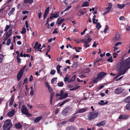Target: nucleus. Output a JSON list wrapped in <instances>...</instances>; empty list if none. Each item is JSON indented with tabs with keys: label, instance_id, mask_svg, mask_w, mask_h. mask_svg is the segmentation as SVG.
I'll return each mask as SVG.
<instances>
[{
	"label": "nucleus",
	"instance_id": "55",
	"mask_svg": "<svg viewBox=\"0 0 130 130\" xmlns=\"http://www.w3.org/2000/svg\"><path fill=\"white\" fill-rule=\"evenodd\" d=\"M28 79L27 78H25V79L24 80V82L23 84V85H24L25 83L26 84L27 83Z\"/></svg>",
	"mask_w": 130,
	"mask_h": 130
},
{
	"label": "nucleus",
	"instance_id": "60",
	"mask_svg": "<svg viewBox=\"0 0 130 130\" xmlns=\"http://www.w3.org/2000/svg\"><path fill=\"white\" fill-rule=\"evenodd\" d=\"M68 78L67 76L65 77L64 78V81L65 82H67L68 81Z\"/></svg>",
	"mask_w": 130,
	"mask_h": 130
},
{
	"label": "nucleus",
	"instance_id": "40",
	"mask_svg": "<svg viewBox=\"0 0 130 130\" xmlns=\"http://www.w3.org/2000/svg\"><path fill=\"white\" fill-rule=\"evenodd\" d=\"M11 39L10 38H9L7 40L6 44L7 45H9L11 42Z\"/></svg>",
	"mask_w": 130,
	"mask_h": 130
},
{
	"label": "nucleus",
	"instance_id": "24",
	"mask_svg": "<svg viewBox=\"0 0 130 130\" xmlns=\"http://www.w3.org/2000/svg\"><path fill=\"white\" fill-rule=\"evenodd\" d=\"M23 2L24 4L28 3L29 4H31L33 2V0H24Z\"/></svg>",
	"mask_w": 130,
	"mask_h": 130
},
{
	"label": "nucleus",
	"instance_id": "53",
	"mask_svg": "<svg viewBox=\"0 0 130 130\" xmlns=\"http://www.w3.org/2000/svg\"><path fill=\"white\" fill-rule=\"evenodd\" d=\"M55 72L56 71L55 70H53L51 71L50 73L51 74L54 75V74H55Z\"/></svg>",
	"mask_w": 130,
	"mask_h": 130
},
{
	"label": "nucleus",
	"instance_id": "8",
	"mask_svg": "<svg viewBox=\"0 0 130 130\" xmlns=\"http://www.w3.org/2000/svg\"><path fill=\"white\" fill-rule=\"evenodd\" d=\"M72 110L71 107H67L63 110L62 111V114L63 115L66 116L68 112L71 111Z\"/></svg>",
	"mask_w": 130,
	"mask_h": 130
},
{
	"label": "nucleus",
	"instance_id": "28",
	"mask_svg": "<svg viewBox=\"0 0 130 130\" xmlns=\"http://www.w3.org/2000/svg\"><path fill=\"white\" fill-rule=\"evenodd\" d=\"M76 78V75H74L71 78V79L69 81V83H71L73 82L75 80Z\"/></svg>",
	"mask_w": 130,
	"mask_h": 130
},
{
	"label": "nucleus",
	"instance_id": "57",
	"mask_svg": "<svg viewBox=\"0 0 130 130\" xmlns=\"http://www.w3.org/2000/svg\"><path fill=\"white\" fill-rule=\"evenodd\" d=\"M33 77L32 76V75H30V77L29 79V80H29V82H31V81L33 79Z\"/></svg>",
	"mask_w": 130,
	"mask_h": 130
},
{
	"label": "nucleus",
	"instance_id": "34",
	"mask_svg": "<svg viewBox=\"0 0 130 130\" xmlns=\"http://www.w3.org/2000/svg\"><path fill=\"white\" fill-rule=\"evenodd\" d=\"M63 83L62 82H58L57 84V85L59 87H63Z\"/></svg>",
	"mask_w": 130,
	"mask_h": 130
},
{
	"label": "nucleus",
	"instance_id": "22",
	"mask_svg": "<svg viewBox=\"0 0 130 130\" xmlns=\"http://www.w3.org/2000/svg\"><path fill=\"white\" fill-rule=\"evenodd\" d=\"M125 5L123 4L121 5L120 4H118L117 5V7L120 9H121L123 8L125 6Z\"/></svg>",
	"mask_w": 130,
	"mask_h": 130
},
{
	"label": "nucleus",
	"instance_id": "43",
	"mask_svg": "<svg viewBox=\"0 0 130 130\" xmlns=\"http://www.w3.org/2000/svg\"><path fill=\"white\" fill-rule=\"evenodd\" d=\"M109 27L107 25H106L105 26V28L104 30V32L105 33H106L107 30L108 29Z\"/></svg>",
	"mask_w": 130,
	"mask_h": 130
},
{
	"label": "nucleus",
	"instance_id": "7",
	"mask_svg": "<svg viewBox=\"0 0 130 130\" xmlns=\"http://www.w3.org/2000/svg\"><path fill=\"white\" fill-rule=\"evenodd\" d=\"M59 92L60 96H61L59 98V100L62 99L63 98H65L68 97V93H64L63 91V90H61Z\"/></svg>",
	"mask_w": 130,
	"mask_h": 130
},
{
	"label": "nucleus",
	"instance_id": "11",
	"mask_svg": "<svg viewBox=\"0 0 130 130\" xmlns=\"http://www.w3.org/2000/svg\"><path fill=\"white\" fill-rule=\"evenodd\" d=\"M87 110V108H84L76 110V113L74 114L79 113H83L85 112Z\"/></svg>",
	"mask_w": 130,
	"mask_h": 130
},
{
	"label": "nucleus",
	"instance_id": "58",
	"mask_svg": "<svg viewBox=\"0 0 130 130\" xmlns=\"http://www.w3.org/2000/svg\"><path fill=\"white\" fill-rule=\"evenodd\" d=\"M86 12V11H82L79 12V13H80V15H83V14H84Z\"/></svg>",
	"mask_w": 130,
	"mask_h": 130
},
{
	"label": "nucleus",
	"instance_id": "49",
	"mask_svg": "<svg viewBox=\"0 0 130 130\" xmlns=\"http://www.w3.org/2000/svg\"><path fill=\"white\" fill-rule=\"evenodd\" d=\"M89 45L88 44V43L86 42L84 45V46L85 48H87L89 46Z\"/></svg>",
	"mask_w": 130,
	"mask_h": 130
},
{
	"label": "nucleus",
	"instance_id": "52",
	"mask_svg": "<svg viewBox=\"0 0 130 130\" xmlns=\"http://www.w3.org/2000/svg\"><path fill=\"white\" fill-rule=\"evenodd\" d=\"M11 33H10V34H8V32H6V36L8 38L11 36Z\"/></svg>",
	"mask_w": 130,
	"mask_h": 130
},
{
	"label": "nucleus",
	"instance_id": "23",
	"mask_svg": "<svg viewBox=\"0 0 130 130\" xmlns=\"http://www.w3.org/2000/svg\"><path fill=\"white\" fill-rule=\"evenodd\" d=\"M89 3L88 2H84L81 6V7H87L89 5Z\"/></svg>",
	"mask_w": 130,
	"mask_h": 130
},
{
	"label": "nucleus",
	"instance_id": "38",
	"mask_svg": "<svg viewBox=\"0 0 130 130\" xmlns=\"http://www.w3.org/2000/svg\"><path fill=\"white\" fill-rule=\"evenodd\" d=\"M126 109L129 110L130 109V103L127 104L125 106Z\"/></svg>",
	"mask_w": 130,
	"mask_h": 130
},
{
	"label": "nucleus",
	"instance_id": "44",
	"mask_svg": "<svg viewBox=\"0 0 130 130\" xmlns=\"http://www.w3.org/2000/svg\"><path fill=\"white\" fill-rule=\"evenodd\" d=\"M64 20V19H62L59 20L57 23L58 24V25H60L61 24Z\"/></svg>",
	"mask_w": 130,
	"mask_h": 130
},
{
	"label": "nucleus",
	"instance_id": "5",
	"mask_svg": "<svg viewBox=\"0 0 130 130\" xmlns=\"http://www.w3.org/2000/svg\"><path fill=\"white\" fill-rule=\"evenodd\" d=\"M26 66V65L24 66L18 72L17 76V78L18 81H19L21 79L25 69Z\"/></svg>",
	"mask_w": 130,
	"mask_h": 130
},
{
	"label": "nucleus",
	"instance_id": "31",
	"mask_svg": "<svg viewBox=\"0 0 130 130\" xmlns=\"http://www.w3.org/2000/svg\"><path fill=\"white\" fill-rule=\"evenodd\" d=\"M15 10V9L14 8H13L8 13V14L9 15L12 14Z\"/></svg>",
	"mask_w": 130,
	"mask_h": 130
},
{
	"label": "nucleus",
	"instance_id": "15",
	"mask_svg": "<svg viewBox=\"0 0 130 130\" xmlns=\"http://www.w3.org/2000/svg\"><path fill=\"white\" fill-rule=\"evenodd\" d=\"M42 116H39L37 117L36 119H35L34 120V122L35 123H37L39 122L40 120L42 118Z\"/></svg>",
	"mask_w": 130,
	"mask_h": 130
},
{
	"label": "nucleus",
	"instance_id": "50",
	"mask_svg": "<svg viewBox=\"0 0 130 130\" xmlns=\"http://www.w3.org/2000/svg\"><path fill=\"white\" fill-rule=\"evenodd\" d=\"M71 8V5H70V6H68L66 9H65L64 10V11H66L67 10Z\"/></svg>",
	"mask_w": 130,
	"mask_h": 130
},
{
	"label": "nucleus",
	"instance_id": "10",
	"mask_svg": "<svg viewBox=\"0 0 130 130\" xmlns=\"http://www.w3.org/2000/svg\"><path fill=\"white\" fill-rule=\"evenodd\" d=\"M125 63V65L127 67V68L129 69L130 68V57H129L127 58L125 60L123 61Z\"/></svg>",
	"mask_w": 130,
	"mask_h": 130
},
{
	"label": "nucleus",
	"instance_id": "26",
	"mask_svg": "<svg viewBox=\"0 0 130 130\" xmlns=\"http://www.w3.org/2000/svg\"><path fill=\"white\" fill-rule=\"evenodd\" d=\"M120 38V35L119 34H116L114 38V40L117 41Z\"/></svg>",
	"mask_w": 130,
	"mask_h": 130
},
{
	"label": "nucleus",
	"instance_id": "13",
	"mask_svg": "<svg viewBox=\"0 0 130 130\" xmlns=\"http://www.w3.org/2000/svg\"><path fill=\"white\" fill-rule=\"evenodd\" d=\"M123 90V89L121 88L118 87L117 88L115 91L116 94H119L121 93L122 92Z\"/></svg>",
	"mask_w": 130,
	"mask_h": 130
},
{
	"label": "nucleus",
	"instance_id": "56",
	"mask_svg": "<svg viewBox=\"0 0 130 130\" xmlns=\"http://www.w3.org/2000/svg\"><path fill=\"white\" fill-rule=\"evenodd\" d=\"M49 91L50 92H53V89L50 86L48 88Z\"/></svg>",
	"mask_w": 130,
	"mask_h": 130
},
{
	"label": "nucleus",
	"instance_id": "54",
	"mask_svg": "<svg viewBox=\"0 0 130 130\" xmlns=\"http://www.w3.org/2000/svg\"><path fill=\"white\" fill-rule=\"evenodd\" d=\"M51 47V46L50 45H48L47 46V52H49L50 51Z\"/></svg>",
	"mask_w": 130,
	"mask_h": 130
},
{
	"label": "nucleus",
	"instance_id": "47",
	"mask_svg": "<svg viewBox=\"0 0 130 130\" xmlns=\"http://www.w3.org/2000/svg\"><path fill=\"white\" fill-rule=\"evenodd\" d=\"M50 9V7H47L46 9L45 10V11L44 12L45 13H47V14H48V13H49V10Z\"/></svg>",
	"mask_w": 130,
	"mask_h": 130
},
{
	"label": "nucleus",
	"instance_id": "36",
	"mask_svg": "<svg viewBox=\"0 0 130 130\" xmlns=\"http://www.w3.org/2000/svg\"><path fill=\"white\" fill-rule=\"evenodd\" d=\"M78 66V63L77 62H74L72 65V67L73 68H76Z\"/></svg>",
	"mask_w": 130,
	"mask_h": 130
},
{
	"label": "nucleus",
	"instance_id": "33",
	"mask_svg": "<svg viewBox=\"0 0 130 130\" xmlns=\"http://www.w3.org/2000/svg\"><path fill=\"white\" fill-rule=\"evenodd\" d=\"M4 57V55L3 54H0V63L2 62V61Z\"/></svg>",
	"mask_w": 130,
	"mask_h": 130
},
{
	"label": "nucleus",
	"instance_id": "27",
	"mask_svg": "<svg viewBox=\"0 0 130 130\" xmlns=\"http://www.w3.org/2000/svg\"><path fill=\"white\" fill-rule=\"evenodd\" d=\"M54 93H51L50 95V104H52V101L53 99V96L54 95Z\"/></svg>",
	"mask_w": 130,
	"mask_h": 130
},
{
	"label": "nucleus",
	"instance_id": "35",
	"mask_svg": "<svg viewBox=\"0 0 130 130\" xmlns=\"http://www.w3.org/2000/svg\"><path fill=\"white\" fill-rule=\"evenodd\" d=\"M69 99H68L67 100H66L63 102H62L60 104V107L62 106L65 103L67 102H68V101H69Z\"/></svg>",
	"mask_w": 130,
	"mask_h": 130
},
{
	"label": "nucleus",
	"instance_id": "3",
	"mask_svg": "<svg viewBox=\"0 0 130 130\" xmlns=\"http://www.w3.org/2000/svg\"><path fill=\"white\" fill-rule=\"evenodd\" d=\"M10 119L7 120L4 122L3 126V130H10L12 126V124Z\"/></svg>",
	"mask_w": 130,
	"mask_h": 130
},
{
	"label": "nucleus",
	"instance_id": "63",
	"mask_svg": "<svg viewBox=\"0 0 130 130\" xmlns=\"http://www.w3.org/2000/svg\"><path fill=\"white\" fill-rule=\"evenodd\" d=\"M29 13L28 11L26 10L22 12V14H26L28 13Z\"/></svg>",
	"mask_w": 130,
	"mask_h": 130
},
{
	"label": "nucleus",
	"instance_id": "48",
	"mask_svg": "<svg viewBox=\"0 0 130 130\" xmlns=\"http://www.w3.org/2000/svg\"><path fill=\"white\" fill-rule=\"evenodd\" d=\"M87 29L86 28H85L83 31L82 32L80 33V34L81 35H84L85 34V31H87Z\"/></svg>",
	"mask_w": 130,
	"mask_h": 130
},
{
	"label": "nucleus",
	"instance_id": "6",
	"mask_svg": "<svg viewBox=\"0 0 130 130\" xmlns=\"http://www.w3.org/2000/svg\"><path fill=\"white\" fill-rule=\"evenodd\" d=\"M21 112L23 114L28 116H32V115L29 113L27 107L25 105H23L21 108Z\"/></svg>",
	"mask_w": 130,
	"mask_h": 130
},
{
	"label": "nucleus",
	"instance_id": "51",
	"mask_svg": "<svg viewBox=\"0 0 130 130\" xmlns=\"http://www.w3.org/2000/svg\"><path fill=\"white\" fill-rule=\"evenodd\" d=\"M57 77H54L51 80V83H53L54 82H55L56 80L57 79Z\"/></svg>",
	"mask_w": 130,
	"mask_h": 130
},
{
	"label": "nucleus",
	"instance_id": "2",
	"mask_svg": "<svg viewBox=\"0 0 130 130\" xmlns=\"http://www.w3.org/2000/svg\"><path fill=\"white\" fill-rule=\"evenodd\" d=\"M123 61L121 62L119 66V72L117 74L119 77L121 75L124 74L126 72V69H128L127 67Z\"/></svg>",
	"mask_w": 130,
	"mask_h": 130
},
{
	"label": "nucleus",
	"instance_id": "9",
	"mask_svg": "<svg viewBox=\"0 0 130 130\" xmlns=\"http://www.w3.org/2000/svg\"><path fill=\"white\" fill-rule=\"evenodd\" d=\"M106 74V73L105 72H100L97 75V78H99L100 80H101L105 76Z\"/></svg>",
	"mask_w": 130,
	"mask_h": 130
},
{
	"label": "nucleus",
	"instance_id": "29",
	"mask_svg": "<svg viewBox=\"0 0 130 130\" xmlns=\"http://www.w3.org/2000/svg\"><path fill=\"white\" fill-rule=\"evenodd\" d=\"M87 37H88V38L86 40V42L88 43L91 41L92 40V39L90 38V37L88 35H87Z\"/></svg>",
	"mask_w": 130,
	"mask_h": 130
},
{
	"label": "nucleus",
	"instance_id": "16",
	"mask_svg": "<svg viewBox=\"0 0 130 130\" xmlns=\"http://www.w3.org/2000/svg\"><path fill=\"white\" fill-rule=\"evenodd\" d=\"M66 130H77V129L75 126H71L67 127Z\"/></svg>",
	"mask_w": 130,
	"mask_h": 130
},
{
	"label": "nucleus",
	"instance_id": "1",
	"mask_svg": "<svg viewBox=\"0 0 130 130\" xmlns=\"http://www.w3.org/2000/svg\"><path fill=\"white\" fill-rule=\"evenodd\" d=\"M123 61L121 62L119 66V72L117 74L119 77L121 75L124 74L126 72V69H128L127 67Z\"/></svg>",
	"mask_w": 130,
	"mask_h": 130
},
{
	"label": "nucleus",
	"instance_id": "61",
	"mask_svg": "<svg viewBox=\"0 0 130 130\" xmlns=\"http://www.w3.org/2000/svg\"><path fill=\"white\" fill-rule=\"evenodd\" d=\"M41 46V44H38V46L37 48L35 49V50H36L37 49L38 50L39 49L40 47Z\"/></svg>",
	"mask_w": 130,
	"mask_h": 130
},
{
	"label": "nucleus",
	"instance_id": "41",
	"mask_svg": "<svg viewBox=\"0 0 130 130\" xmlns=\"http://www.w3.org/2000/svg\"><path fill=\"white\" fill-rule=\"evenodd\" d=\"M20 56H17V59L18 62L20 63H21V59L20 58Z\"/></svg>",
	"mask_w": 130,
	"mask_h": 130
},
{
	"label": "nucleus",
	"instance_id": "19",
	"mask_svg": "<svg viewBox=\"0 0 130 130\" xmlns=\"http://www.w3.org/2000/svg\"><path fill=\"white\" fill-rule=\"evenodd\" d=\"M14 99V97L13 96H12L11 98L10 99V102L9 105V106L11 107L12 105Z\"/></svg>",
	"mask_w": 130,
	"mask_h": 130
},
{
	"label": "nucleus",
	"instance_id": "17",
	"mask_svg": "<svg viewBox=\"0 0 130 130\" xmlns=\"http://www.w3.org/2000/svg\"><path fill=\"white\" fill-rule=\"evenodd\" d=\"M15 128L17 129H20L22 127V125L20 123H18L15 124L14 125Z\"/></svg>",
	"mask_w": 130,
	"mask_h": 130
},
{
	"label": "nucleus",
	"instance_id": "32",
	"mask_svg": "<svg viewBox=\"0 0 130 130\" xmlns=\"http://www.w3.org/2000/svg\"><path fill=\"white\" fill-rule=\"evenodd\" d=\"M96 23V28L98 29H99L101 27L100 23L98 22Z\"/></svg>",
	"mask_w": 130,
	"mask_h": 130
},
{
	"label": "nucleus",
	"instance_id": "18",
	"mask_svg": "<svg viewBox=\"0 0 130 130\" xmlns=\"http://www.w3.org/2000/svg\"><path fill=\"white\" fill-rule=\"evenodd\" d=\"M77 116L76 115H75L73 116L69 119V121L70 122L73 121L75 120V119Z\"/></svg>",
	"mask_w": 130,
	"mask_h": 130
},
{
	"label": "nucleus",
	"instance_id": "39",
	"mask_svg": "<svg viewBox=\"0 0 130 130\" xmlns=\"http://www.w3.org/2000/svg\"><path fill=\"white\" fill-rule=\"evenodd\" d=\"M26 30L25 28L24 27L23 28L21 32V33L22 34H24L25 33Z\"/></svg>",
	"mask_w": 130,
	"mask_h": 130
},
{
	"label": "nucleus",
	"instance_id": "62",
	"mask_svg": "<svg viewBox=\"0 0 130 130\" xmlns=\"http://www.w3.org/2000/svg\"><path fill=\"white\" fill-rule=\"evenodd\" d=\"M9 27H10V26H9L6 25V27L4 30V31H7V30H8L9 29Z\"/></svg>",
	"mask_w": 130,
	"mask_h": 130
},
{
	"label": "nucleus",
	"instance_id": "30",
	"mask_svg": "<svg viewBox=\"0 0 130 130\" xmlns=\"http://www.w3.org/2000/svg\"><path fill=\"white\" fill-rule=\"evenodd\" d=\"M61 67V66L59 64L56 67L57 72L58 73H59L60 72V68Z\"/></svg>",
	"mask_w": 130,
	"mask_h": 130
},
{
	"label": "nucleus",
	"instance_id": "21",
	"mask_svg": "<svg viewBox=\"0 0 130 130\" xmlns=\"http://www.w3.org/2000/svg\"><path fill=\"white\" fill-rule=\"evenodd\" d=\"M124 101L125 103H130V96L125 99Z\"/></svg>",
	"mask_w": 130,
	"mask_h": 130
},
{
	"label": "nucleus",
	"instance_id": "25",
	"mask_svg": "<svg viewBox=\"0 0 130 130\" xmlns=\"http://www.w3.org/2000/svg\"><path fill=\"white\" fill-rule=\"evenodd\" d=\"M54 13H52L51 14V17H50V19H52L53 18H57L58 17V14H56V15H53H53H54Z\"/></svg>",
	"mask_w": 130,
	"mask_h": 130
},
{
	"label": "nucleus",
	"instance_id": "14",
	"mask_svg": "<svg viewBox=\"0 0 130 130\" xmlns=\"http://www.w3.org/2000/svg\"><path fill=\"white\" fill-rule=\"evenodd\" d=\"M105 123L106 121H103L97 123L96 125L97 126H101L105 125Z\"/></svg>",
	"mask_w": 130,
	"mask_h": 130
},
{
	"label": "nucleus",
	"instance_id": "37",
	"mask_svg": "<svg viewBox=\"0 0 130 130\" xmlns=\"http://www.w3.org/2000/svg\"><path fill=\"white\" fill-rule=\"evenodd\" d=\"M107 61L109 62H113L112 60V56H110L108 59L107 60Z\"/></svg>",
	"mask_w": 130,
	"mask_h": 130
},
{
	"label": "nucleus",
	"instance_id": "46",
	"mask_svg": "<svg viewBox=\"0 0 130 130\" xmlns=\"http://www.w3.org/2000/svg\"><path fill=\"white\" fill-rule=\"evenodd\" d=\"M98 79L100 80L99 78H97V77L95 79L93 80V82L94 83H96L98 81Z\"/></svg>",
	"mask_w": 130,
	"mask_h": 130
},
{
	"label": "nucleus",
	"instance_id": "45",
	"mask_svg": "<svg viewBox=\"0 0 130 130\" xmlns=\"http://www.w3.org/2000/svg\"><path fill=\"white\" fill-rule=\"evenodd\" d=\"M108 6L107 7L111 9L112 6V4L111 3H108Z\"/></svg>",
	"mask_w": 130,
	"mask_h": 130
},
{
	"label": "nucleus",
	"instance_id": "12",
	"mask_svg": "<svg viewBox=\"0 0 130 130\" xmlns=\"http://www.w3.org/2000/svg\"><path fill=\"white\" fill-rule=\"evenodd\" d=\"M15 113V111L14 109H13L7 113V115L8 117H12L13 116Z\"/></svg>",
	"mask_w": 130,
	"mask_h": 130
},
{
	"label": "nucleus",
	"instance_id": "20",
	"mask_svg": "<svg viewBox=\"0 0 130 130\" xmlns=\"http://www.w3.org/2000/svg\"><path fill=\"white\" fill-rule=\"evenodd\" d=\"M128 117L127 116L124 115H120L119 117V119H127Z\"/></svg>",
	"mask_w": 130,
	"mask_h": 130
},
{
	"label": "nucleus",
	"instance_id": "4",
	"mask_svg": "<svg viewBox=\"0 0 130 130\" xmlns=\"http://www.w3.org/2000/svg\"><path fill=\"white\" fill-rule=\"evenodd\" d=\"M99 115L98 112L95 111L89 113L87 116L88 119L89 121L93 120L98 117Z\"/></svg>",
	"mask_w": 130,
	"mask_h": 130
},
{
	"label": "nucleus",
	"instance_id": "64",
	"mask_svg": "<svg viewBox=\"0 0 130 130\" xmlns=\"http://www.w3.org/2000/svg\"><path fill=\"white\" fill-rule=\"evenodd\" d=\"M67 122V121H63L61 122L59 124H61L62 125H64L66 124Z\"/></svg>",
	"mask_w": 130,
	"mask_h": 130
},
{
	"label": "nucleus",
	"instance_id": "42",
	"mask_svg": "<svg viewBox=\"0 0 130 130\" xmlns=\"http://www.w3.org/2000/svg\"><path fill=\"white\" fill-rule=\"evenodd\" d=\"M90 70L89 68H86L84 70V71L85 73H89L90 72Z\"/></svg>",
	"mask_w": 130,
	"mask_h": 130
},
{
	"label": "nucleus",
	"instance_id": "59",
	"mask_svg": "<svg viewBox=\"0 0 130 130\" xmlns=\"http://www.w3.org/2000/svg\"><path fill=\"white\" fill-rule=\"evenodd\" d=\"M57 28H55L54 30V31L53 32V34H57L58 31H57Z\"/></svg>",
	"mask_w": 130,
	"mask_h": 130
}]
</instances>
